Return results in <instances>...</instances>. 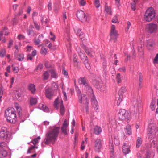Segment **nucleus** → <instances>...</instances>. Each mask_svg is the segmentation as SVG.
<instances>
[{"label":"nucleus","instance_id":"1","mask_svg":"<svg viewBox=\"0 0 158 158\" xmlns=\"http://www.w3.org/2000/svg\"><path fill=\"white\" fill-rule=\"evenodd\" d=\"M60 128L59 127L53 126L50 127L45 136V143L48 144L50 143L53 144L57 140Z\"/></svg>","mask_w":158,"mask_h":158},{"label":"nucleus","instance_id":"2","mask_svg":"<svg viewBox=\"0 0 158 158\" xmlns=\"http://www.w3.org/2000/svg\"><path fill=\"white\" fill-rule=\"evenodd\" d=\"M5 115L7 121L10 123H15L16 122V112L13 108L6 110Z\"/></svg>","mask_w":158,"mask_h":158},{"label":"nucleus","instance_id":"3","mask_svg":"<svg viewBox=\"0 0 158 158\" xmlns=\"http://www.w3.org/2000/svg\"><path fill=\"white\" fill-rule=\"evenodd\" d=\"M155 12L153 9L150 8L148 9L144 16V20L147 22L151 21L155 17Z\"/></svg>","mask_w":158,"mask_h":158},{"label":"nucleus","instance_id":"4","mask_svg":"<svg viewBox=\"0 0 158 158\" xmlns=\"http://www.w3.org/2000/svg\"><path fill=\"white\" fill-rule=\"evenodd\" d=\"M54 106L56 109L58 108L59 106L60 107V112L61 115H63L65 112L63 104V101L61 100V102H59L58 98H57L54 102Z\"/></svg>","mask_w":158,"mask_h":158},{"label":"nucleus","instance_id":"5","mask_svg":"<svg viewBox=\"0 0 158 158\" xmlns=\"http://www.w3.org/2000/svg\"><path fill=\"white\" fill-rule=\"evenodd\" d=\"M0 137L4 140H8L10 139V135L7 131V129L5 127H2L0 131Z\"/></svg>","mask_w":158,"mask_h":158},{"label":"nucleus","instance_id":"6","mask_svg":"<svg viewBox=\"0 0 158 158\" xmlns=\"http://www.w3.org/2000/svg\"><path fill=\"white\" fill-rule=\"evenodd\" d=\"M76 15L78 18L81 22H85L88 21V17L83 11L80 10L77 11Z\"/></svg>","mask_w":158,"mask_h":158},{"label":"nucleus","instance_id":"7","mask_svg":"<svg viewBox=\"0 0 158 158\" xmlns=\"http://www.w3.org/2000/svg\"><path fill=\"white\" fill-rule=\"evenodd\" d=\"M115 27L114 25L111 26L110 29V40H113L114 42L116 41L118 35L117 31L115 30Z\"/></svg>","mask_w":158,"mask_h":158},{"label":"nucleus","instance_id":"8","mask_svg":"<svg viewBox=\"0 0 158 158\" xmlns=\"http://www.w3.org/2000/svg\"><path fill=\"white\" fill-rule=\"evenodd\" d=\"M118 116L119 119L121 120L128 119V113L124 109H120L118 113Z\"/></svg>","mask_w":158,"mask_h":158},{"label":"nucleus","instance_id":"9","mask_svg":"<svg viewBox=\"0 0 158 158\" xmlns=\"http://www.w3.org/2000/svg\"><path fill=\"white\" fill-rule=\"evenodd\" d=\"M157 25L154 23H150L146 26V30L148 33H152L155 32L157 30Z\"/></svg>","mask_w":158,"mask_h":158},{"label":"nucleus","instance_id":"10","mask_svg":"<svg viewBox=\"0 0 158 158\" xmlns=\"http://www.w3.org/2000/svg\"><path fill=\"white\" fill-rule=\"evenodd\" d=\"M75 90L77 93L78 94V97L79 99V102L81 103L83 102H84L86 99V97L84 94H81V91L78 87H75Z\"/></svg>","mask_w":158,"mask_h":158},{"label":"nucleus","instance_id":"11","mask_svg":"<svg viewBox=\"0 0 158 158\" xmlns=\"http://www.w3.org/2000/svg\"><path fill=\"white\" fill-rule=\"evenodd\" d=\"M78 83L80 85H83L86 87L89 92L91 94L93 93V91L91 88L89 86L88 83L85 80H78Z\"/></svg>","mask_w":158,"mask_h":158},{"label":"nucleus","instance_id":"12","mask_svg":"<svg viewBox=\"0 0 158 158\" xmlns=\"http://www.w3.org/2000/svg\"><path fill=\"white\" fill-rule=\"evenodd\" d=\"M77 51L79 56L83 62L88 60L85 54L81 51V49L79 47L77 48Z\"/></svg>","mask_w":158,"mask_h":158},{"label":"nucleus","instance_id":"13","mask_svg":"<svg viewBox=\"0 0 158 158\" xmlns=\"http://www.w3.org/2000/svg\"><path fill=\"white\" fill-rule=\"evenodd\" d=\"M81 46L88 56L92 57L94 55V52L91 50V48H88L84 45H81Z\"/></svg>","mask_w":158,"mask_h":158},{"label":"nucleus","instance_id":"14","mask_svg":"<svg viewBox=\"0 0 158 158\" xmlns=\"http://www.w3.org/2000/svg\"><path fill=\"white\" fill-rule=\"evenodd\" d=\"M68 125L67 121L66 119H65L63 126L61 127L62 132L65 135H67V127Z\"/></svg>","mask_w":158,"mask_h":158},{"label":"nucleus","instance_id":"15","mask_svg":"<svg viewBox=\"0 0 158 158\" xmlns=\"http://www.w3.org/2000/svg\"><path fill=\"white\" fill-rule=\"evenodd\" d=\"M132 104L134 107H136L137 109L139 110V109L141 108V105L138 100L137 99H134L132 101Z\"/></svg>","mask_w":158,"mask_h":158},{"label":"nucleus","instance_id":"16","mask_svg":"<svg viewBox=\"0 0 158 158\" xmlns=\"http://www.w3.org/2000/svg\"><path fill=\"white\" fill-rule=\"evenodd\" d=\"M45 95L48 99H51L53 95V91L51 89H47L45 90Z\"/></svg>","mask_w":158,"mask_h":158},{"label":"nucleus","instance_id":"17","mask_svg":"<svg viewBox=\"0 0 158 158\" xmlns=\"http://www.w3.org/2000/svg\"><path fill=\"white\" fill-rule=\"evenodd\" d=\"M122 150L124 154H128L130 151V146L127 145L126 143H124L122 147Z\"/></svg>","mask_w":158,"mask_h":158},{"label":"nucleus","instance_id":"18","mask_svg":"<svg viewBox=\"0 0 158 158\" xmlns=\"http://www.w3.org/2000/svg\"><path fill=\"white\" fill-rule=\"evenodd\" d=\"M76 35L78 36L81 39H82L84 36V35L81 31V30L78 28L74 29Z\"/></svg>","mask_w":158,"mask_h":158},{"label":"nucleus","instance_id":"19","mask_svg":"<svg viewBox=\"0 0 158 158\" xmlns=\"http://www.w3.org/2000/svg\"><path fill=\"white\" fill-rule=\"evenodd\" d=\"M38 107L43 111L46 112H48V109L45 105L40 103L39 104Z\"/></svg>","mask_w":158,"mask_h":158},{"label":"nucleus","instance_id":"20","mask_svg":"<svg viewBox=\"0 0 158 158\" xmlns=\"http://www.w3.org/2000/svg\"><path fill=\"white\" fill-rule=\"evenodd\" d=\"M92 104L93 105L94 107L96 108V109H98V102L97 101L96 99L93 97L91 100Z\"/></svg>","mask_w":158,"mask_h":158},{"label":"nucleus","instance_id":"21","mask_svg":"<svg viewBox=\"0 0 158 158\" xmlns=\"http://www.w3.org/2000/svg\"><path fill=\"white\" fill-rule=\"evenodd\" d=\"M154 44V42L152 40H149L147 41V46L149 49L152 47Z\"/></svg>","mask_w":158,"mask_h":158},{"label":"nucleus","instance_id":"22","mask_svg":"<svg viewBox=\"0 0 158 158\" xmlns=\"http://www.w3.org/2000/svg\"><path fill=\"white\" fill-rule=\"evenodd\" d=\"M126 91L125 87L123 86L121 87L119 91L118 94L119 96H123V94Z\"/></svg>","mask_w":158,"mask_h":158},{"label":"nucleus","instance_id":"23","mask_svg":"<svg viewBox=\"0 0 158 158\" xmlns=\"http://www.w3.org/2000/svg\"><path fill=\"white\" fill-rule=\"evenodd\" d=\"M126 132L128 135H130L131 133V129L130 125H128L125 128Z\"/></svg>","mask_w":158,"mask_h":158},{"label":"nucleus","instance_id":"24","mask_svg":"<svg viewBox=\"0 0 158 158\" xmlns=\"http://www.w3.org/2000/svg\"><path fill=\"white\" fill-rule=\"evenodd\" d=\"M29 89L33 93H34L35 90V86L33 84H31L29 85Z\"/></svg>","mask_w":158,"mask_h":158},{"label":"nucleus","instance_id":"25","mask_svg":"<svg viewBox=\"0 0 158 158\" xmlns=\"http://www.w3.org/2000/svg\"><path fill=\"white\" fill-rule=\"evenodd\" d=\"M37 99L35 98H31L30 99V104L33 105L36 104L37 102Z\"/></svg>","mask_w":158,"mask_h":158},{"label":"nucleus","instance_id":"26","mask_svg":"<svg viewBox=\"0 0 158 158\" xmlns=\"http://www.w3.org/2000/svg\"><path fill=\"white\" fill-rule=\"evenodd\" d=\"M73 62L75 66H77L78 63V61L77 59V56L75 54L73 55Z\"/></svg>","mask_w":158,"mask_h":158},{"label":"nucleus","instance_id":"27","mask_svg":"<svg viewBox=\"0 0 158 158\" xmlns=\"http://www.w3.org/2000/svg\"><path fill=\"white\" fill-rule=\"evenodd\" d=\"M105 10L106 12L108 14L111 15V8L108 6L106 5L105 7Z\"/></svg>","mask_w":158,"mask_h":158},{"label":"nucleus","instance_id":"28","mask_svg":"<svg viewBox=\"0 0 158 158\" xmlns=\"http://www.w3.org/2000/svg\"><path fill=\"white\" fill-rule=\"evenodd\" d=\"M40 139V136L38 137L37 138L34 139H32L31 142L34 145H35L38 142L39 140Z\"/></svg>","mask_w":158,"mask_h":158},{"label":"nucleus","instance_id":"29","mask_svg":"<svg viewBox=\"0 0 158 158\" xmlns=\"http://www.w3.org/2000/svg\"><path fill=\"white\" fill-rule=\"evenodd\" d=\"M93 132L94 134L97 135L99 134V127L98 126H96L94 127Z\"/></svg>","mask_w":158,"mask_h":158},{"label":"nucleus","instance_id":"30","mask_svg":"<svg viewBox=\"0 0 158 158\" xmlns=\"http://www.w3.org/2000/svg\"><path fill=\"white\" fill-rule=\"evenodd\" d=\"M137 0H134L133 2H132L131 5V7L132 10L135 11V6Z\"/></svg>","mask_w":158,"mask_h":158},{"label":"nucleus","instance_id":"31","mask_svg":"<svg viewBox=\"0 0 158 158\" xmlns=\"http://www.w3.org/2000/svg\"><path fill=\"white\" fill-rule=\"evenodd\" d=\"M15 107L17 109L18 113H20L21 110V109L20 105L17 103H15L14 104Z\"/></svg>","mask_w":158,"mask_h":158},{"label":"nucleus","instance_id":"32","mask_svg":"<svg viewBox=\"0 0 158 158\" xmlns=\"http://www.w3.org/2000/svg\"><path fill=\"white\" fill-rule=\"evenodd\" d=\"M24 58V55L23 54H20L18 55L16 58L19 61H21L23 60Z\"/></svg>","mask_w":158,"mask_h":158},{"label":"nucleus","instance_id":"33","mask_svg":"<svg viewBox=\"0 0 158 158\" xmlns=\"http://www.w3.org/2000/svg\"><path fill=\"white\" fill-rule=\"evenodd\" d=\"M16 95L19 98H22L23 96L22 92L20 89H18L16 91Z\"/></svg>","mask_w":158,"mask_h":158},{"label":"nucleus","instance_id":"34","mask_svg":"<svg viewBox=\"0 0 158 158\" xmlns=\"http://www.w3.org/2000/svg\"><path fill=\"white\" fill-rule=\"evenodd\" d=\"M51 76L52 78H57V75L55 72V71L54 70H51Z\"/></svg>","mask_w":158,"mask_h":158},{"label":"nucleus","instance_id":"35","mask_svg":"<svg viewBox=\"0 0 158 158\" xmlns=\"http://www.w3.org/2000/svg\"><path fill=\"white\" fill-rule=\"evenodd\" d=\"M155 103V101L154 100H152L151 102V105L150 106L151 109L152 111H153L155 109L154 106Z\"/></svg>","mask_w":158,"mask_h":158},{"label":"nucleus","instance_id":"36","mask_svg":"<svg viewBox=\"0 0 158 158\" xmlns=\"http://www.w3.org/2000/svg\"><path fill=\"white\" fill-rule=\"evenodd\" d=\"M47 49L44 47H42L41 48V51L40 53L42 55H45L47 54Z\"/></svg>","mask_w":158,"mask_h":158},{"label":"nucleus","instance_id":"37","mask_svg":"<svg viewBox=\"0 0 158 158\" xmlns=\"http://www.w3.org/2000/svg\"><path fill=\"white\" fill-rule=\"evenodd\" d=\"M141 138L139 137H138L136 142V147L137 148H139L140 144H141Z\"/></svg>","mask_w":158,"mask_h":158},{"label":"nucleus","instance_id":"38","mask_svg":"<svg viewBox=\"0 0 158 158\" xmlns=\"http://www.w3.org/2000/svg\"><path fill=\"white\" fill-rule=\"evenodd\" d=\"M43 76L44 79H47L49 77V74L48 71H46L44 73Z\"/></svg>","mask_w":158,"mask_h":158},{"label":"nucleus","instance_id":"39","mask_svg":"<svg viewBox=\"0 0 158 158\" xmlns=\"http://www.w3.org/2000/svg\"><path fill=\"white\" fill-rule=\"evenodd\" d=\"M83 62L84 63V64L86 68L88 69H90V65L89 63L88 62V60H86L85 61H84Z\"/></svg>","mask_w":158,"mask_h":158},{"label":"nucleus","instance_id":"40","mask_svg":"<svg viewBox=\"0 0 158 158\" xmlns=\"http://www.w3.org/2000/svg\"><path fill=\"white\" fill-rule=\"evenodd\" d=\"M109 146L111 150V153H113L114 151V145L112 141L110 142L109 143Z\"/></svg>","mask_w":158,"mask_h":158},{"label":"nucleus","instance_id":"41","mask_svg":"<svg viewBox=\"0 0 158 158\" xmlns=\"http://www.w3.org/2000/svg\"><path fill=\"white\" fill-rule=\"evenodd\" d=\"M79 3L81 6H84L86 3L85 0H79Z\"/></svg>","mask_w":158,"mask_h":158},{"label":"nucleus","instance_id":"42","mask_svg":"<svg viewBox=\"0 0 158 158\" xmlns=\"http://www.w3.org/2000/svg\"><path fill=\"white\" fill-rule=\"evenodd\" d=\"M2 31L3 35L4 34V35H8L9 33V32L8 31V30L6 28H4L1 31Z\"/></svg>","mask_w":158,"mask_h":158},{"label":"nucleus","instance_id":"43","mask_svg":"<svg viewBox=\"0 0 158 158\" xmlns=\"http://www.w3.org/2000/svg\"><path fill=\"white\" fill-rule=\"evenodd\" d=\"M43 68V65L41 64H39L37 66L36 69L35 70V72L36 73V71L38 70L40 71Z\"/></svg>","mask_w":158,"mask_h":158},{"label":"nucleus","instance_id":"44","mask_svg":"<svg viewBox=\"0 0 158 158\" xmlns=\"http://www.w3.org/2000/svg\"><path fill=\"white\" fill-rule=\"evenodd\" d=\"M123 96H119V98L117 101V105L119 106L123 100Z\"/></svg>","mask_w":158,"mask_h":158},{"label":"nucleus","instance_id":"45","mask_svg":"<svg viewBox=\"0 0 158 158\" xmlns=\"http://www.w3.org/2000/svg\"><path fill=\"white\" fill-rule=\"evenodd\" d=\"M12 70L14 73H16L18 72L19 69L18 67L14 66L13 65H12Z\"/></svg>","mask_w":158,"mask_h":158},{"label":"nucleus","instance_id":"46","mask_svg":"<svg viewBox=\"0 0 158 158\" xmlns=\"http://www.w3.org/2000/svg\"><path fill=\"white\" fill-rule=\"evenodd\" d=\"M62 93L63 94V96L64 97V100L65 101H66L67 100V96L66 95V93L63 87H62Z\"/></svg>","mask_w":158,"mask_h":158},{"label":"nucleus","instance_id":"47","mask_svg":"<svg viewBox=\"0 0 158 158\" xmlns=\"http://www.w3.org/2000/svg\"><path fill=\"white\" fill-rule=\"evenodd\" d=\"M98 140L96 141L95 142V150L96 151L98 152L99 150V144H98Z\"/></svg>","mask_w":158,"mask_h":158},{"label":"nucleus","instance_id":"48","mask_svg":"<svg viewBox=\"0 0 158 158\" xmlns=\"http://www.w3.org/2000/svg\"><path fill=\"white\" fill-rule=\"evenodd\" d=\"M143 45L141 44H139L138 47V51L140 52H142L143 49Z\"/></svg>","mask_w":158,"mask_h":158},{"label":"nucleus","instance_id":"49","mask_svg":"<svg viewBox=\"0 0 158 158\" xmlns=\"http://www.w3.org/2000/svg\"><path fill=\"white\" fill-rule=\"evenodd\" d=\"M94 5L97 8L99 7V0H94Z\"/></svg>","mask_w":158,"mask_h":158},{"label":"nucleus","instance_id":"50","mask_svg":"<svg viewBox=\"0 0 158 158\" xmlns=\"http://www.w3.org/2000/svg\"><path fill=\"white\" fill-rule=\"evenodd\" d=\"M6 53V51L5 49H2L0 52V56L2 57H3Z\"/></svg>","mask_w":158,"mask_h":158},{"label":"nucleus","instance_id":"51","mask_svg":"<svg viewBox=\"0 0 158 158\" xmlns=\"http://www.w3.org/2000/svg\"><path fill=\"white\" fill-rule=\"evenodd\" d=\"M36 148L37 149L38 148V147L35 146H32L29 148L28 149V150L27 152V153H31V151L33 150L34 148Z\"/></svg>","mask_w":158,"mask_h":158},{"label":"nucleus","instance_id":"52","mask_svg":"<svg viewBox=\"0 0 158 158\" xmlns=\"http://www.w3.org/2000/svg\"><path fill=\"white\" fill-rule=\"evenodd\" d=\"M112 23H116L117 22H118V19L117 17L116 16H114L112 19Z\"/></svg>","mask_w":158,"mask_h":158},{"label":"nucleus","instance_id":"53","mask_svg":"<svg viewBox=\"0 0 158 158\" xmlns=\"http://www.w3.org/2000/svg\"><path fill=\"white\" fill-rule=\"evenodd\" d=\"M26 48L27 49L26 51L29 52L33 49V47L31 46L28 45L26 47Z\"/></svg>","mask_w":158,"mask_h":158},{"label":"nucleus","instance_id":"54","mask_svg":"<svg viewBox=\"0 0 158 158\" xmlns=\"http://www.w3.org/2000/svg\"><path fill=\"white\" fill-rule=\"evenodd\" d=\"M114 81L113 82L114 83L115 85L117 84H119L122 82L121 80H113Z\"/></svg>","mask_w":158,"mask_h":158},{"label":"nucleus","instance_id":"55","mask_svg":"<svg viewBox=\"0 0 158 158\" xmlns=\"http://www.w3.org/2000/svg\"><path fill=\"white\" fill-rule=\"evenodd\" d=\"M25 36L21 34H19L18 36V38L19 40H23L25 39Z\"/></svg>","mask_w":158,"mask_h":158},{"label":"nucleus","instance_id":"56","mask_svg":"<svg viewBox=\"0 0 158 158\" xmlns=\"http://www.w3.org/2000/svg\"><path fill=\"white\" fill-rule=\"evenodd\" d=\"M52 3L49 2L48 5V7L49 11H51L52 10Z\"/></svg>","mask_w":158,"mask_h":158},{"label":"nucleus","instance_id":"57","mask_svg":"<svg viewBox=\"0 0 158 158\" xmlns=\"http://www.w3.org/2000/svg\"><path fill=\"white\" fill-rule=\"evenodd\" d=\"M127 27L126 28L125 30L127 32L128 31V29H129L130 27V26L131 25V23L129 21L127 22Z\"/></svg>","mask_w":158,"mask_h":158},{"label":"nucleus","instance_id":"58","mask_svg":"<svg viewBox=\"0 0 158 158\" xmlns=\"http://www.w3.org/2000/svg\"><path fill=\"white\" fill-rule=\"evenodd\" d=\"M31 55V54H29L27 55V58L28 60H30L31 61L32 60L33 57Z\"/></svg>","mask_w":158,"mask_h":158},{"label":"nucleus","instance_id":"59","mask_svg":"<svg viewBox=\"0 0 158 158\" xmlns=\"http://www.w3.org/2000/svg\"><path fill=\"white\" fill-rule=\"evenodd\" d=\"M40 42V40L39 39V38L34 41V44L35 45H38Z\"/></svg>","mask_w":158,"mask_h":158},{"label":"nucleus","instance_id":"60","mask_svg":"<svg viewBox=\"0 0 158 158\" xmlns=\"http://www.w3.org/2000/svg\"><path fill=\"white\" fill-rule=\"evenodd\" d=\"M62 19L63 21L64 22H65V20L67 19V16L66 14V12H64L63 13L62 16Z\"/></svg>","mask_w":158,"mask_h":158},{"label":"nucleus","instance_id":"61","mask_svg":"<svg viewBox=\"0 0 158 158\" xmlns=\"http://www.w3.org/2000/svg\"><path fill=\"white\" fill-rule=\"evenodd\" d=\"M154 62L156 63H158V53L156 54L155 58L154 59Z\"/></svg>","mask_w":158,"mask_h":158},{"label":"nucleus","instance_id":"62","mask_svg":"<svg viewBox=\"0 0 158 158\" xmlns=\"http://www.w3.org/2000/svg\"><path fill=\"white\" fill-rule=\"evenodd\" d=\"M119 70L121 72H125L126 70L125 67H123L119 69Z\"/></svg>","mask_w":158,"mask_h":158},{"label":"nucleus","instance_id":"63","mask_svg":"<svg viewBox=\"0 0 158 158\" xmlns=\"http://www.w3.org/2000/svg\"><path fill=\"white\" fill-rule=\"evenodd\" d=\"M34 26L35 27V28L37 30H39L40 28V27L39 25H38L35 22H34Z\"/></svg>","mask_w":158,"mask_h":158},{"label":"nucleus","instance_id":"64","mask_svg":"<svg viewBox=\"0 0 158 158\" xmlns=\"http://www.w3.org/2000/svg\"><path fill=\"white\" fill-rule=\"evenodd\" d=\"M36 50H34L32 51L31 55L32 56H35L36 55Z\"/></svg>","mask_w":158,"mask_h":158}]
</instances>
